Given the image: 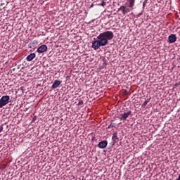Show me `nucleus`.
Masks as SVG:
<instances>
[{
    "label": "nucleus",
    "mask_w": 180,
    "mask_h": 180,
    "mask_svg": "<svg viewBox=\"0 0 180 180\" xmlns=\"http://www.w3.org/2000/svg\"><path fill=\"white\" fill-rule=\"evenodd\" d=\"M141 15H143V13H140L138 14V16H141Z\"/></svg>",
    "instance_id": "nucleus-19"
},
{
    "label": "nucleus",
    "mask_w": 180,
    "mask_h": 180,
    "mask_svg": "<svg viewBox=\"0 0 180 180\" xmlns=\"http://www.w3.org/2000/svg\"><path fill=\"white\" fill-rule=\"evenodd\" d=\"M128 3H129V8H131L133 9V7L134 6L135 4H136V0H127Z\"/></svg>",
    "instance_id": "nucleus-12"
},
{
    "label": "nucleus",
    "mask_w": 180,
    "mask_h": 180,
    "mask_svg": "<svg viewBox=\"0 0 180 180\" xmlns=\"http://www.w3.org/2000/svg\"><path fill=\"white\" fill-rule=\"evenodd\" d=\"M151 98H147L143 103L142 104V108H146V106H147V104L148 103V102H150Z\"/></svg>",
    "instance_id": "nucleus-13"
},
{
    "label": "nucleus",
    "mask_w": 180,
    "mask_h": 180,
    "mask_svg": "<svg viewBox=\"0 0 180 180\" xmlns=\"http://www.w3.org/2000/svg\"><path fill=\"white\" fill-rule=\"evenodd\" d=\"M9 101H11V97L9 96H3L0 98V109L4 108V106H6L8 104Z\"/></svg>",
    "instance_id": "nucleus-2"
},
{
    "label": "nucleus",
    "mask_w": 180,
    "mask_h": 180,
    "mask_svg": "<svg viewBox=\"0 0 180 180\" xmlns=\"http://www.w3.org/2000/svg\"><path fill=\"white\" fill-rule=\"evenodd\" d=\"M130 115H131V110H128L127 112L120 114V117L118 118L120 119V120H123L124 122V120H127V118L129 117V116H130Z\"/></svg>",
    "instance_id": "nucleus-3"
},
{
    "label": "nucleus",
    "mask_w": 180,
    "mask_h": 180,
    "mask_svg": "<svg viewBox=\"0 0 180 180\" xmlns=\"http://www.w3.org/2000/svg\"><path fill=\"white\" fill-rule=\"evenodd\" d=\"M3 131H4V126L1 125V126L0 127V133H2Z\"/></svg>",
    "instance_id": "nucleus-17"
},
{
    "label": "nucleus",
    "mask_w": 180,
    "mask_h": 180,
    "mask_svg": "<svg viewBox=\"0 0 180 180\" xmlns=\"http://www.w3.org/2000/svg\"><path fill=\"white\" fill-rule=\"evenodd\" d=\"M176 180H180V174L179 175V177Z\"/></svg>",
    "instance_id": "nucleus-20"
},
{
    "label": "nucleus",
    "mask_w": 180,
    "mask_h": 180,
    "mask_svg": "<svg viewBox=\"0 0 180 180\" xmlns=\"http://www.w3.org/2000/svg\"><path fill=\"white\" fill-rule=\"evenodd\" d=\"M115 37V34L112 31H105L100 33L97 36V40L92 41L91 47L94 50H98L100 47H104L109 43V40H112Z\"/></svg>",
    "instance_id": "nucleus-1"
},
{
    "label": "nucleus",
    "mask_w": 180,
    "mask_h": 180,
    "mask_svg": "<svg viewBox=\"0 0 180 180\" xmlns=\"http://www.w3.org/2000/svg\"><path fill=\"white\" fill-rule=\"evenodd\" d=\"M99 6H105L106 5V2L102 1L101 4H98Z\"/></svg>",
    "instance_id": "nucleus-14"
},
{
    "label": "nucleus",
    "mask_w": 180,
    "mask_h": 180,
    "mask_svg": "<svg viewBox=\"0 0 180 180\" xmlns=\"http://www.w3.org/2000/svg\"><path fill=\"white\" fill-rule=\"evenodd\" d=\"M98 148H101V149L106 148V147H108V141L104 140L99 142L98 144Z\"/></svg>",
    "instance_id": "nucleus-5"
},
{
    "label": "nucleus",
    "mask_w": 180,
    "mask_h": 180,
    "mask_svg": "<svg viewBox=\"0 0 180 180\" xmlns=\"http://www.w3.org/2000/svg\"><path fill=\"white\" fill-rule=\"evenodd\" d=\"M34 58H36V53H32L27 56L26 60L27 61H32Z\"/></svg>",
    "instance_id": "nucleus-11"
},
{
    "label": "nucleus",
    "mask_w": 180,
    "mask_h": 180,
    "mask_svg": "<svg viewBox=\"0 0 180 180\" xmlns=\"http://www.w3.org/2000/svg\"><path fill=\"white\" fill-rule=\"evenodd\" d=\"M77 105L78 106H81V105H84V101L82 100H79Z\"/></svg>",
    "instance_id": "nucleus-16"
},
{
    "label": "nucleus",
    "mask_w": 180,
    "mask_h": 180,
    "mask_svg": "<svg viewBox=\"0 0 180 180\" xmlns=\"http://www.w3.org/2000/svg\"><path fill=\"white\" fill-rule=\"evenodd\" d=\"M47 49H48L47 45L43 44L37 49V53H46V51H47Z\"/></svg>",
    "instance_id": "nucleus-4"
},
{
    "label": "nucleus",
    "mask_w": 180,
    "mask_h": 180,
    "mask_svg": "<svg viewBox=\"0 0 180 180\" xmlns=\"http://www.w3.org/2000/svg\"><path fill=\"white\" fill-rule=\"evenodd\" d=\"M119 142V137H117V132H114L112 136V146H113L115 143Z\"/></svg>",
    "instance_id": "nucleus-6"
},
{
    "label": "nucleus",
    "mask_w": 180,
    "mask_h": 180,
    "mask_svg": "<svg viewBox=\"0 0 180 180\" xmlns=\"http://www.w3.org/2000/svg\"><path fill=\"white\" fill-rule=\"evenodd\" d=\"M115 123H110V124L108 126V129H112V127H115Z\"/></svg>",
    "instance_id": "nucleus-15"
},
{
    "label": "nucleus",
    "mask_w": 180,
    "mask_h": 180,
    "mask_svg": "<svg viewBox=\"0 0 180 180\" xmlns=\"http://www.w3.org/2000/svg\"><path fill=\"white\" fill-rule=\"evenodd\" d=\"M36 46H37V41H36V40L32 41V42H30L28 44V47L30 49H33V50H34L36 49Z\"/></svg>",
    "instance_id": "nucleus-10"
},
{
    "label": "nucleus",
    "mask_w": 180,
    "mask_h": 180,
    "mask_svg": "<svg viewBox=\"0 0 180 180\" xmlns=\"http://www.w3.org/2000/svg\"><path fill=\"white\" fill-rule=\"evenodd\" d=\"M175 86H177V85H176V84H175Z\"/></svg>",
    "instance_id": "nucleus-22"
},
{
    "label": "nucleus",
    "mask_w": 180,
    "mask_h": 180,
    "mask_svg": "<svg viewBox=\"0 0 180 180\" xmlns=\"http://www.w3.org/2000/svg\"><path fill=\"white\" fill-rule=\"evenodd\" d=\"M118 11H122V14L126 15L128 12H130V8H127L126 6H121Z\"/></svg>",
    "instance_id": "nucleus-8"
},
{
    "label": "nucleus",
    "mask_w": 180,
    "mask_h": 180,
    "mask_svg": "<svg viewBox=\"0 0 180 180\" xmlns=\"http://www.w3.org/2000/svg\"><path fill=\"white\" fill-rule=\"evenodd\" d=\"M176 41V35L175 34H172L168 37V42L169 43H175Z\"/></svg>",
    "instance_id": "nucleus-7"
},
{
    "label": "nucleus",
    "mask_w": 180,
    "mask_h": 180,
    "mask_svg": "<svg viewBox=\"0 0 180 180\" xmlns=\"http://www.w3.org/2000/svg\"><path fill=\"white\" fill-rule=\"evenodd\" d=\"M146 6V1L143 3V7L144 8Z\"/></svg>",
    "instance_id": "nucleus-18"
},
{
    "label": "nucleus",
    "mask_w": 180,
    "mask_h": 180,
    "mask_svg": "<svg viewBox=\"0 0 180 180\" xmlns=\"http://www.w3.org/2000/svg\"><path fill=\"white\" fill-rule=\"evenodd\" d=\"M93 7H94V4H91V8H93Z\"/></svg>",
    "instance_id": "nucleus-21"
},
{
    "label": "nucleus",
    "mask_w": 180,
    "mask_h": 180,
    "mask_svg": "<svg viewBox=\"0 0 180 180\" xmlns=\"http://www.w3.org/2000/svg\"><path fill=\"white\" fill-rule=\"evenodd\" d=\"M61 81L60 80H55L53 84H52L53 89H56V88H58L60 85H61Z\"/></svg>",
    "instance_id": "nucleus-9"
}]
</instances>
